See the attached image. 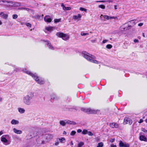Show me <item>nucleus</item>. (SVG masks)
<instances>
[{
  "mask_svg": "<svg viewBox=\"0 0 147 147\" xmlns=\"http://www.w3.org/2000/svg\"><path fill=\"white\" fill-rule=\"evenodd\" d=\"M22 71L24 73L32 76L38 84H43L45 83V81L43 80H40L36 73L33 74L28 70L26 68H23L22 69Z\"/></svg>",
  "mask_w": 147,
  "mask_h": 147,
  "instance_id": "nucleus-1",
  "label": "nucleus"
},
{
  "mask_svg": "<svg viewBox=\"0 0 147 147\" xmlns=\"http://www.w3.org/2000/svg\"><path fill=\"white\" fill-rule=\"evenodd\" d=\"M82 54L83 57L88 61L93 63H98V61L95 59L96 57L94 55L84 51H82Z\"/></svg>",
  "mask_w": 147,
  "mask_h": 147,
  "instance_id": "nucleus-2",
  "label": "nucleus"
},
{
  "mask_svg": "<svg viewBox=\"0 0 147 147\" xmlns=\"http://www.w3.org/2000/svg\"><path fill=\"white\" fill-rule=\"evenodd\" d=\"M33 96V94L31 93L24 97L23 98L24 103L26 105H30L31 103L30 100L32 99Z\"/></svg>",
  "mask_w": 147,
  "mask_h": 147,
  "instance_id": "nucleus-3",
  "label": "nucleus"
},
{
  "mask_svg": "<svg viewBox=\"0 0 147 147\" xmlns=\"http://www.w3.org/2000/svg\"><path fill=\"white\" fill-rule=\"evenodd\" d=\"M4 1L5 2L4 5L7 7H18L20 6V3L17 2H14L12 1Z\"/></svg>",
  "mask_w": 147,
  "mask_h": 147,
  "instance_id": "nucleus-4",
  "label": "nucleus"
},
{
  "mask_svg": "<svg viewBox=\"0 0 147 147\" xmlns=\"http://www.w3.org/2000/svg\"><path fill=\"white\" fill-rule=\"evenodd\" d=\"M56 35L59 37L62 38L63 40H66L69 39V35L63 32H57Z\"/></svg>",
  "mask_w": 147,
  "mask_h": 147,
  "instance_id": "nucleus-5",
  "label": "nucleus"
},
{
  "mask_svg": "<svg viewBox=\"0 0 147 147\" xmlns=\"http://www.w3.org/2000/svg\"><path fill=\"white\" fill-rule=\"evenodd\" d=\"M81 110L88 114H96L98 111V110H95L90 108H82Z\"/></svg>",
  "mask_w": 147,
  "mask_h": 147,
  "instance_id": "nucleus-6",
  "label": "nucleus"
},
{
  "mask_svg": "<svg viewBox=\"0 0 147 147\" xmlns=\"http://www.w3.org/2000/svg\"><path fill=\"white\" fill-rule=\"evenodd\" d=\"M54 137V136L53 134H45L44 136V137L45 139V141L48 142L49 141L51 140Z\"/></svg>",
  "mask_w": 147,
  "mask_h": 147,
  "instance_id": "nucleus-7",
  "label": "nucleus"
},
{
  "mask_svg": "<svg viewBox=\"0 0 147 147\" xmlns=\"http://www.w3.org/2000/svg\"><path fill=\"white\" fill-rule=\"evenodd\" d=\"M120 147H129V144L128 143H124L121 141H120L119 143Z\"/></svg>",
  "mask_w": 147,
  "mask_h": 147,
  "instance_id": "nucleus-8",
  "label": "nucleus"
},
{
  "mask_svg": "<svg viewBox=\"0 0 147 147\" xmlns=\"http://www.w3.org/2000/svg\"><path fill=\"white\" fill-rule=\"evenodd\" d=\"M132 123V120L129 118L125 119L124 120L123 123L124 124H129L131 125Z\"/></svg>",
  "mask_w": 147,
  "mask_h": 147,
  "instance_id": "nucleus-9",
  "label": "nucleus"
},
{
  "mask_svg": "<svg viewBox=\"0 0 147 147\" xmlns=\"http://www.w3.org/2000/svg\"><path fill=\"white\" fill-rule=\"evenodd\" d=\"M44 20L45 22L48 23H50L52 21V19L48 15L46 16L44 18Z\"/></svg>",
  "mask_w": 147,
  "mask_h": 147,
  "instance_id": "nucleus-10",
  "label": "nucleus"
},
{
  "mask_svg": "<svg viewBox=\"0 0 147 147\" xmlns=\"http://www.w3.org/2000/svg\"><path fill=\"white\" fill-rule=\"evenodd\" d=\"M44 42H46L47 43V46L49 47V48L50 49H51L52 50H54V47H53V46L51 44V43L48 40H43Z\"/></svg>",
  "mask_w": 147,
  "mask_h": 147,
  "instance_id": "nucleus-11",
  "label": "nucleus"
},
{
  "mask_svg": "<svg viewBox=\"0 0 147 147\" xmlns=\"http://www.w3.org/2000/svg\"><path fill=\"white\" fill-rule=\"evenodd\" d=\"M109 125L112 128H117L119 127L118 124L115 123H110Z\"/></svg>",
  "mask_w": 147,
  "mask_h": 147,
  "instance_id": "nucleus-12",
  "label": "nucleus"
},
{
  "mask_svg": "<svg viewBox=\"0 0 147 147\" xmlns=\"http://www.w3.org/2000/svg\"><path fill=\"white\" fill-rule=\"evenodd\" d=\"M45 29L48 31L51 32L53 31V30H54L55 29V28L54 27L52 26H48L47 27L45 28Z\"/></svg>",
  "mask_w": 147,
  "mask_h": 147,
  "instance_id": "nucleus-13",
  "label": "nucleus"
},
{
  "mask_svg": "<svg viewBox=\"0 0 147 147\" xmlns=\"http://www.w3.org/2000/svg\"><path fill=\"white\" fill-rule=\"evenodd\" d=\"M128 23H130L131 24V25H129L128 26V27H129L130 28L131 27H132L133 26H134L136 24V23L134 21V20H131L128 22Z\"/></svg>",
  "mask_w": 147,
  "mask_h": 147,
  "instance_id": "nucleus-14",
  "label": "nucleus"
},
{
  "mask_svg": "<svg viewBox=\"0 0 147 147\" xmlns=\"http://www.w3.org/2000/svg\"><path fill=\"white\" fill-rule=\"evenodd\" d=\"M1 140L2 142L5 143V144L6 145H7L9 144V143H7V140L5 138L2 137L1 139Z\"/></svg>",
  "mask_w": 147,
  "mask_h": 147,
  "instance_id": "nucleus-15",
  "label": "nucleus"
},
{
  "mask_svg": "<svg viewBox=\"0 0 147 147\" xmlns=\"http://www.w3.org/2000/svg\"><path fill=\"white\" fill-rule=\"evenodd\" d=\"M13 131L16 134H21L22 133V131L20 130H18L15 128L13 129Z\"/></svg>",
  "mask_w": 147,
  "mask_h": 147,
  "instance_id": "nucleus-16",
  "label": "nucleus"
},
{
  "mask_svg": "<svg viewBox=\"0 0 147 147\" xmlns=\"http://www.w3.org/2000/svg\"><path fill=\"white\" fill-rule=\"evenodd\" d=\"M67 120H62L59 121V123L60 125L64 126H65L66 124H67Z\"/></svg>",
  "mask_w": 147,
  "mask_h": 147,
  "instance_id": "nucleus-17",
  "label": "nucleus"
},
{
  "mask_svg": "<svg viewBox=\"0 0 147 147\" xmlns=\"http://www.w3.org/2000/svg\"><path fill=\"white\" fill-rule=\"evenodd\" d=\"M81 15L78 14L77 15H74L73 16V18L74 20H77L79 18H81Z\"/></svg>",
  "mask_w": 147,
  "mask_h": 147,
  "instance_id": "nucleus-18",
  "label": "nucleus"
},
{
  "mask_svg": "<svg viewBox=\"0 0 147 147\" xmlns=\"http://www.w3.org/2000/svg\"><path fill=\"white\" fill-rule=\"evenodd\" d=\"M61 6L63 7V8L64 10H70L71 9V7H65L63 5V3H62L61 5Z\"/></svg>",
  "mask_w": 147,
  "mask_h": 147,
  "instance_id": "nucleus-19",
  "label": "nucleus"
},
{
  "mask_svg": "<svg viewBox=\"0 0 147 147\" xmlns=\"http://www.w3.org/2000/svg\"><path fill=\"white\" fill-rule=\"evenodd\" d=\"M19 122L18 121L15 120L14 119H12L11 121V123L13 125H16L18 124Z\"/></svg>",
  "mask_w": 147,
  "mask_h": 147,
  "instance_id": "nucleus-20",
  "label": "nucleus"
},
{
  "mask_svg": "<svg viewBox=\"0 0 147 147\" xmlns=\"http://www.w3.org/2000/svg\"><path fill=\"white\" fill-rule=\"evenodd\" d=\"M18 110L19 113L21 114L24 113L25 112V109L23 108H18Z\"/></svg>",
  "mask_w": 147,
  "mask_h": 147,
  "instance_id": "nucleus-21",
  "label": "nucleus"
},
{
  "mask_svg": "<svg viewBox=\"0 0 147 147\" xmlns=\"http://www.w3.org/2000/svg\"><path fill=\"white\" fill-rule=\"evenodd\" d=\"M67 124H71L73 125H75L76 124V123L74 121H70L69 120H67Z\"/></svg>",
  "mask_w": 147,
  "mask_h": 147,
  "instance_id": "nucleus-22",
  "label": "nucleus"
},
{
  "mask_svg": "<svg viewBox=\"0 0 147 147\" xmlns=\"http://www.w3.org/2000/svg\"><path fill=\"white\" fill-rule=\"evenodd\" d=\"M140 139L141 140L145 141H146L147 138L144 136H141L140 137Z\"/></svg>",
  "mask_w": 147,
  "mask_h": 147,
  "instance_id": "nucleus-23",
  "label": "nucleus"
},
{
  "mask_svg": "<svg viewBox=\"0 0 147 147\" xmlns=\"http://www.w3.org/2000/svg\"><path fill=\"white\" fill-rule=\"evenodd\" d=\"M59 140L60 142L62 143H64L65 142V139L63 137L61 138H59Z\"/></svg>",
  "mask_w": 147,
  "mask_h": 147,
  "instance_id": "nucleus-24",
  "label": "nucleus"
},
{
  "mask_svg": "<svg viewBox=\"0 0 147 147\" xmlns=\"http://www.w3.org/2000/svg\"><path fill=\"white\" fill-rule=\"evenodd\" d=\"M84 144V143L83 142H80L78 144V147H81Z\"/></svg>",
  "mask_w": 147,
  "mask_h": 147,
  "instance_id": "nucleus-25",
  "label": "nucleus"
},
{
  "mask_svg": "<svg viewBox=\"0 0 147 147\" xmlns=\"http://www.w3.org/2000/svg\"><path fill=\"white\" fill-rule=\"evenodd\" d=\"M61 19H55L54 20V22L55 23H57V22H59L61 21Z\"/></svg>",
  "mask_w": 147,
  "mask_h": 147,
  "instance_id": "nucleus-26",
  "label": "nucleus"
},
{
  "mask_svg": "<svg viewBox=\"0 0 147 147\" xmlns=\"http://www.w3.org/2000/svg\"><path fill=\"white\" fill-rule=\"evenodd\" d=\"M103 144L102 142L99 143L98 144L97 147H102L103 146Z\"/></svg>",
  "mask_w": 147,
  "mask_h": 147,
  "instance_id": "nucleus-27",
  "label": "nucleus"
},
{
  "mask_svg": "<svg viewBox=\"0 0 147 147\" xmlns=\"http://www.w3.org/2000/svg\"><path fill=\"white\" fill-rule=\"evenodd\" d=\"M112 47V46L111 44H108L106 46V47L108 49H111Z\"/></svg>",
  "mask_w": 147,
  "mask_h": 147,
  "instance_id": "nucleus-28",
  "label": "nucleus"
},
{
  "mask_svg": "<svg viewBox=\"0 0 147 147\" xmlns=\"http://www.w3.org/2000/svg\"><path fill=\"white\" fill-rule=\"evenodd\" d=\"M98 7L102 9H104L105 8V7L103 5H98Z\"/></svg>",
  "mask_w": 147,
  "mask_h": 147,
  "instance_id": "nucleus-29",
  "label": "nucleus"
},
{
  "mask_svg": "<svg viewBox=\"0 0 147 147\" xmlns=\"http://www.w3.org/2000/svg\"><path fill=\"white\" fill-rule=\"evenodd\" d=\"M88 131L86 129H84L82 132V133L83 134H87Z\"/></svg>",
  "mask_w": 147,
  "mask_h": 147,
  "instance_id": "nucleus-30",
  "label": "nucleus"
},
{
  "mask_svg": "<svg viewBox=\"0 0 147 147\" xmlns=\"http://www.w3.org/2000/svg\"><path fill=\"white\" fill-rule=\"evenodd\" d=\"M3 19H6L8 18V15L7 14H3Z\"/></svg>",
  "mask_w": 147,
  "mask_h": 147,
  "instance_id": "nucleus-31",
  "label": "nucleus"
},
{
  "mask_svg": "<svg viewBox=\"0 0 147 147\" xmlns=\"http://www.w3.org/2000/svg\"><path fill=\"white\" fill-rule=\"evenodd\" d=\"M103 17L106 20H109V16L107 15H104Z\"/></svg>",
  "mask_w": 147,
  "mask_h": 147,
  "instance_id": "nucleus-32",
  "label": "nucleus"
},
{
  "mask_svg": "<svg viewBox=\"0 0 147 147\" xmlns=\"http://www.w3.org/2000/svg\"><path fill=\"white\" fill-rule=\"evenodd\" d=\"M25 24L27 27H29V28H30L32 27L31 24H30V23H27Z\"/></svg>",
  "mask_w": 147,
  "mask_h": 147,
  "instance_id": "nucleus-33",
  "label": "nucleus"
},
{
  "mask_svg": "<svg viewBox=\"0 0 147 147\" xmlns=\"http://www.w3.org/2000/svg\"><path fill=\"white\" fill-rule=\"evenodd\" d=\"M80 10L82 11H87L86 9L82 7L80 8Z\"/></svg>",
  "mask_w": 147,
  "mask_h": 147,
  "instance_id": "nucleus-34",
  "label": "nucleus"
},
{
  "mask_svg": "<svg viewBox=\"0 0 147 147\" xmlns=\"http://www.w3.org/2000/svg\"><path fill=\"white\" fill-rule=\"evenodd\" d=\"M76 131H72L70 133V135L74 136L76 134Z\"/></svg>",
  "mask_w": 147,
  "mask_h": 147,
  "instance_id": "nucleus-35",
  "label": "nucleus"
},
{
  "mask_svg": "<svg viewBox=\"0 0 147 147\" xmlns=\"http://www.w3.org/2000/svg\"><path fill=\"white\" fill-rule=\"evenodd\" d=\"M89 34L88 33H85L83 32H82L81 33V35L82 36H85V35H87Z\"/></svg>",
  "mask_w": 147,
  "mask_h": 147,
  "instance_id": "nucleus-36",
  "label": "nucleus"
},
{
  "mask_svg": "<svg viewBox=\"0 0 147 147\" xmlns=\"http://www.w3.org/2000/svg\"><path fill=\"white\" fill-rule=\"evenodd\" d=\"M12 16H13V19H16L18 17V15L17 14H13V15Z\"/></svg>",
  "mask_w": 147,
  "mask_h": 147,
  "instance_id": "nucleus-37",
  "label": "nucleus"
},
{
  "mask_svg": "<svg viewBox=\"0 0 147 147\" xmlns=\"http://www.w3.org/2000/svg\"><path fill=\"white\" fill-rule=\"evenodd\" d=\"M87 134L88 135L90 136H92L93 135V134L91 131H88Z\"/></svg>",
  "mask_w": 147,
  "mask_h": 147,
  "instance_id": "nucleus-38",
  "label": "nucleus"
},
{
  "mask_svg": "<svg viewBox=\"0 0 147 147\" xmlns=\"http://www.w3.org/2000/svg\"><path fill=\"white\" fill-rule=\"evenodd\" d=\"M57 99V97L56 96H53L51 98V99L54 100H56Z\"/></svg>",
  "mask_w": 147,
  "mask_h": 147,
  "instance_id": "nucleus-39",
  "label": "nucleus"
},
{
  "mask_svg": "<svg viewBox=\"0 0 147 147\" xmlns=\"http://www.w3.org/2000/svg\"><path fill=\"white\" fill-rule=\"evenodd\" d=\"M108 41V40H104L102 41V43H105Z\"/></svg>",
  "mask_w": 147,
  "mask_h": 147,
  "instance_id": "nucleus-40",
  "label": "nucleus"
},
{
  "mask_svg": "<svg viewBox=\"0 0 147 147\" xmlns=\"http://www.w3.org/2000/svg\"><path fill=\"white\" fill-rule=\"evenodd\" d=\"M114 140H115L114 139L111 138L110 140V141L112 143L114 142Z\"/></svg>",
  "mask_w": 147,
  "mask_h": 147,
  "instance_id": "nucleus-41",
  "label": "nucleus"
},
{
  "mask_svg": "<svg viewBox=\"0 0 147 147\" xmlns=\"http://www.w3.org/2000/svg\"><path fill=\"white\" fill-rule=\"evenodd\" d=\"M21 9H23L24 10H28V9H29L26 8V7H22V8H21Z\"/></svg>",
  "mask_w": 147,
  "mask_h": 147,
  "instance_id": "nucleus-42",
  "label": "nucleus"
},
{
  "mask_svg": "<svg viewBox=\"0 0 147 147\" xmlns=\"http://www.w3.org/2000/svg\"><path fill=\"white\" fill-rule=\"evenodd\" d=\"M143 25V23H140L138 24V26H142Z\"/></svg>",
  "mask_w": 147,
  "mask_h": 147,
  "instance_id": "nucleus-43",
  "label": "nucleus"
},
{
  "mask_svg": "<svg viewBox=\"0 0 147 147\" xmlns=\"http://www.w3.org/2000/svg\"><path fill=\"white\" fill-rule=\"evenodd\" d=\"M106 1H96V2H105Z\"/></svg>",
  "mask_w": 147,
  "mask_h": 147,
  "instance_id": "nucleus-44",
  "label": "nucleus"
},
{
  "mask_svg": "<svg viewBox=\"0 0 147 147\" xmlns=\"http://www.w3.org/2000/svg\"><path fill=\"white\" fill-rule=\"evenodd\" d=\"M143 121L142 119H141L140 120V121H138V123H142L143 122Z\"/></svg>",
  "mask_w": 147,
  "mask_h": 147,
  "instance_id": "nucleus-45",
  "label": "nucleus"
},
{
  "mask_svg": "<svg viewBox=\"0 0 147 147\" xmlns=\"http://www.w3.org/2000/svg\"><path fill=\"white\" fill-rule=\"evenodd\" d=\"M4 1H6L2 0V1H0V5H2V3H4L5 2Z\"/></svg>",
  "mask_w": 147,
  "mask_h": 147,
  "instance_id": "nucleus-46",
  "label": "nucleus"
},
{
  "mask_svg": "<svg viewBox=\"0 0 147 147\" xmlns=\"http://www.w3.org/2000/svg\"><path fill=\"white\" fill-rule=\"evenodd\" d=\"M77 131L78 133H79L82 132V130L80 129H78L77 130Z\"/></svg>",
  "mask_w": 147,
  "mask_h": 147,
  "instance_id": "nucleus-47",
  "label": "nucleus"
},
{
  "mask_svg": "<svg viewBox=\"0 0 147 147\" xmlns=\"http://www.w3.org/2000/svg\"><path fill=\"white\" fill-rule=\"evenodd\" d=\"M134 42H139V40L138 39H135L134 40Z\"/></svg>",
  "mask_w": 147,
  "mask_h": 147,
  "instance_id": "nucleus-48",
  "label": "nucleus"
},
{
  "mask_svg": "<svg viewBox=\"0 0 147 147\" xmlns=\"http://www.w3.org/2000/svg\"><path fill=\"white\" fill-rule=\"evenodd\" d=\"M3 12H1L0 13V17H1L3 16Z\"/></svg>",
  "mask_w": 147,
  "mask_h": 147,
  "instance_id": "nucleus-49",
  "label": "nucleus"
},
{
  "mask_svg": "<svg viewBox=\"0 0 147 147\" xmlns=\"http://www.w3.org/2000/svg\"><path fill=\"white\" fill-rule=\"evenodd\" d=\"M117 146L115 145H114L113 144H112L111 145V147H116Z\"/></svg>",
  "mask_w": 147,
  "mask_h": 147,
  "instance_id": "nucleus-50",
  "label": "nucleus"
},
{
  "mask_svg": "<svg viewBox=\"0 0 147 147\" xmlns=\"http://www.w3.org/2000/svg\"><path fill=\"white\" fill-rule=\"evenodd\" d=\"M59 144V142H56L55 143V145H57Z\"/></svg>",
  "mask_w": 147,
  "mask_h": 147,
  "instance_id": "nucleus-51",
  "label": "nucleus"
},
{
  "mask_svg": "<svg viewBox=\"0 0 147 147\" xmlns=\"http://www.w3.org/2000/svg\"><path fill=\"white\" fill-rule=\"evenodd\" d=\"M114 17L109 16V19H113Z\"/></svg>",
  "mask_w": 147,
  "mask_h": 147,
  "instance_id": "nucleus-52",
  "label": "nucleus"
},
{
  "mask_svg": "<svg viewBox=\"0 0 147 147\" xmlns=\"http://www.w3.org/2000/svg\"><path fill=\"white\" fill-rule=\"evenodd\" d=\"M3 134V132L2 131H1L0 132V136Z\"/></svg>",
  "mask_w": 147,
  "mask_h": 147,
  "instance_id": "nucleus-53",
  "label": "nucleus"
},
{
  "mask_svg": "<svg viewBox=\"0 0 147 147\" xmlns=\"http://www.w3.org/2000/svg\"><path fill=\"white\" fill-rule=\"evenodd\" d=\"M63 134L66 135L67 134V133H66V132L65 131H64L63 132Z\"/></svg>",
  "mask_w": 147,
  "mask_h": 147,
  "instance_id": "nucleus-54",
  "label": "nucleus"
},
{
  "mask_svg": "<svg viewBox=\"0 0 147 147\" xmlns=\"http://www.w3.org/2000/svg\"><path fill=\"white\" fill-rule=\"evenodd\" d=\"M113 19H117L118 18L117 17H114Z\"/></svg>",
  "mask_w": 147,
  "mask_h": 147,
  "instance_id": "nucleus-55",
  "label": "nucleus"
},
{
  "mask_svg": "<svg viewBox=\"0 0 147 147\" xmlns=\"http://www.w3.org/2000/svg\"><path fill=\"white\" fill-rule=\"evenodd\" d=\"M142 36H143V37H145V34H144V33H142Z\"/></svg>",
  "mask_w": 147,
  "mask_h": 147,
  "instance_id": "nucleus-56",
  "label": "nucleus"
},
{
  "mask_svg": "<svg viewBox=\"0 0 147 147\" xmlns=\"http://www.w3.org/2000/svg\"><path fill=\"white\" fill-rule=\"evenodd\" d=\"M73 143L72 142V141H71V142L70 143V145L71 146V145H73Z\"/></svg>",
  "mask_w": 147,
  "mask_h": 147,
  "instance_id": "nucleus-57",
  "label": "nucleus"
},
{
  "mask_svg": "<svg viewBox=\"0 0 147 147\" xmlns=\"http://www.w3.org/2000/svg\"><path fill=\"white\" fill-rule=\"evenodd\" d=\"M115 9H117V5H115Z\"/></svg>",
  "mask_w": 147,
  "mask_h": 147,
  "instance_id": "nucleus-58",
  "label": "nucleus"
},
{
  "mask_svg": "<svg viewBox=\"0 0 147 147\" xmlns=\"http://www.w3.org/2000/svg\"><path fill=\"white\" fill-rule=\"evenodd\" d=\"M2 99V98L1 97H0V101H1Z\"/></svg>",
  "mask_w": 147,
  "mask_h": 147,
  "instance_id": "nucleus-59",
  "label": "nucleus"
},
{
  "mask_svg": "<svg viewBox=\"0 0 147 147\" xmlns=\"http://www.w3.org/2000/svg\"><path fill=\"white\" fill-rule=\"evenodd\" d=\"M108 2H113V1H110V0H109L108 1Z\"/></svg>",
  "mask_w": 147,
  "mask_h": 147,
  "instance_id": "nucleus-60",
  "label": "nucleus"
},
{
  "mask_svg": "<svg viewBox=\"0 0 147 147\" xmlns=\"http://www.w3.org/2000/svg\"><path fill=\"white\" fill-rule=\"evenodd\" d=\"M1 24H2V22H1V21H0V25Z\"/></svg>",
  "mask_w": 147,
  "mask_h": 147,
  "instance_id": "nucleus-61",
  "label": "nucleus"
},
{
  "mask_svg": "<svg viewBox=\"0 0 147 147\" xmlns=\"http://www.w3.org/2000/svg\"><path fill=\"white\" fill-rule=\"evenodd\" d=\"M145 121L146 123H147V119H146Z\"/></svg>",
  "mask_w": 147,
  "mask_h": 147,
  "instance_id": "nucleus-62",
  "label": "nucleus"
},
{
  "mask_svg": "<svg viewBox=\"0 0 147 147\" xmlns=\"http://www.w3.org/2000/svg\"><path fill=\"white\" fill-rule=\"evenodd\" d=\"M103 16V15L102 14H101V16L100 17H101V16Z\"/></svg>",
  "mask_w": 147,
  "mask_h": 147,
  "instance_id": "nucleus-63",
  "label": "nucleus"
},
{
  "mask_svg": "<svg viewBox=\"0 0 147 147\" xmlns=\"http://www.w3.org/2000/svg\"><path fill=\"white\" fill-rule=\"evenodd\" d=\"M125 28H124V30H125Z\"/></svg>",
  "mask_w": 147,
  "mask_h": 147,
  "instance_id": "nucleus-64",
  "label": "nucleus"
}]
</instances>
